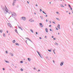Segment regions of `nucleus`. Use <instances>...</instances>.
Returning a JSON list of instances; mask_svg holds the SVG:
<instances>
[{
    "label": "nucleus",
    "instance_id": "1",
    "mask_svg": "<svg viewBox=\"0 0 73 73\" xmlns=\"http://www.w3.org/2000/svg\"><path fill=\"white\" fill-rule=\"evenodd\" d=\"M3 9L5 14H7V13H9L8 12V9H7L6 6L5 5V7L3 8Z\"/></svg>",
    "mask_w": 73,
    "mask_h": 73
},
{
    "label": "nucleus",
    "instance_id": "2",
    "mask_svg": "<svg viewBox=\"0 0 73 73\" xmlns=\"http://www.w3.org/2000/svg\"><path fill=\"white\" fill-rule=\"evenodd\" d=\"M13 16H17V15H16V13H12V17H13Z\"/></svg>",
    "mask_w": 73,
    "mask_h": 73
},
{
    "label": "nucleus",
    "instance_id": "3",
    "mask_svg": "<svg viewBox=\"0 0 73 73\" xmlns=\"http://www.w3.org/2000/svg\"><path fill=\"white\" fill-rule=\"evenodd\" d=\"M64 62H61V63L60 64V66H62L63 65H64Z\"/></svg>",
    "mask_w": 73,
    "mask_h": 73
},
{
    "label": "nucleus",
    "instance_id": "4",
    "mask_svg": "<svg viewBox=\"0 0 73 73\" xmlns=\"http://www.w3.org/2000/svg\"><path fill=\"white\" fill-rule=\"evenodd\" d=\"M22 18L23 19V21H25L26 19H27L26 17H22Z\"/></svg>",
    "mask_w": 73,
    "mask_h": 73
},
{
    "label": "nucleus",
    "instance_id": "5",
    "mask_svg": "<svg viewBox=\"0 0 73 73\" xmlns=\"http://www.w3.org/2000/svg\"><path fill=\"white\" fill-rule=\"evenodd\" d=\"M39 25H40V27H41L42 28V27H43V26L42 25V23H40Z\"/></svg>",
    "mask_w": 73,
    "mask_h": 73
},
{
    "label": "nucleus",
    "instance_id": "6",
    "mask_svg": "<svg viewBox=\"0 0 73 73\" xmlns=\"http://www.w3.org/2000/svg\"><path fill=\"white\" fill-rule=\"evenodd\" d=\"M8 25L9 26V27H10V28H12V25H11V24H10V23H8Z\"/></svg>",
    "mask_w": 73,
    "mask_h": 73
},
{
    "label": "nucleus",
    "instance_id": "7",
    "mask_svg": "<svg viewBox=\"0 0 73 73\" xmlns=\"http://www.w3.org/2000/svg\"><path fill=\"white\" fill-rule=\"evenodd\" d=\"M25 38L26 39H27V40H30L31 42H32V40H31L29 38Z\"/></svg>",
    "mask_w": 73,
    "mask_h": 73
},
{
    "label": "nucleus",
    "instance_id": "8",
    "mask_svg": "<svg viewBox=\"0 0 73 73\" xmlns=\"http://www.w3.org/2000/svg\"><path fill=\"white\" fill-rule=\"evenodd\" d=\"M27 59H28V60L29 62H30V61H31V60H32V59H31V58H28Z\"/></svg>",
    "mask_w": 73,
    "mask_h": 73
},
{
    "label": "nucleus",
    "instance_id": "9",
    "mask_svg": "<svg viewBox=\"0 0 73 73\" xmlns=\"http://www.w3.org/2000/svg\"><path fill=\"white\" fill-rule=\"evenodd\" d=\"M57 27L59 29H60V25L58 24L57 26Z\"/></svg>",
    "mask_w": 73,
    "mask_h": 73
},
{
    "label": "nucleus",
    "instance_id": "10",
    "mask_svg": "<svg viewBox=\"0 0 73 73\" xmlns=\"http://www.w3.org/2000/svg\"><path fill=\"white\" fill-rule=\"evenodd\" d=\"M11 55V56L13 57V54H12V53L10 52L9 53Z\"/></svg>",
    "mask_w": 73,
    "mask_h": 73
},
{
    "label": "nucleus",
    "instance_id": "11",
    "mask_svg": "<svg viewBox=\"0 0 73 73\" xmlns=\"http://www.w3.org/2000/svg\"><path fill=\"white\" fill-rule=\"evenodd\" d=\"M18 28H19V29H20L22 30V31H23V29L22 28H21V27L18 26Z\"/></svg>",
    "mask_w": 73,
    "mask_h": 73
},
{
    "label": "nucleus",
    "instance_id": "12",
    "mask_svg": "<svg viewBox=\"0 0 73 73\" xmlns=\"http://www.w3.org/2000/svg\"><path fill=\"white\" fill-rule=\"evenodd\" d=\"M45 30H46V33H47L48 32V29L47 28H45Z\"/></svg>",
    "mask_w": 73,
    "mask_h": 73
},
{
    "label": "nucleus",
    "instance_id": "13",
    "mask_svg": "<svg viewBox=\"0 0 73 73\" xmlns=\"http://www.w3.org/2000/svg\"><path fill=\"white\" fill-rule=\"evenodd\" d=\"M15 42H16V41L15 40H14L13 41V43H15Z\"/></svg>",
    "mask_w": 73,
    "mask_h": 73
},
{
    "label": "nucleus",
    "instance_id": "14",
    "mask_svg": "<svg viewBox=\"0 0 73 73\" xmlns=\"http://www.w3.org/2000/svg\"><path fill=\"white\" fill-rule=\"evenodd\" d=\"M15 44L16 45H17L18 46H19V43H15Z\"/></svg>",
    "mask_w": 73,
    "mask_h": 73
},
{
    "label": "nucleus",
    "instance_id": "15",
    "mask_svg": "<svg viewBox=\"0 0 73 73\" xmlns=\"http://www.w3.org/2000/svg\"><path fill=\"white\" fill-rule=\"evenodd\" d=\"M40 17L42 20L43 19H44V18L43 17L41 16H40Z\"/></svg>",
    "mask_w": 73,
    "mask_h": 73
},
{
    "label": "nucleus",
    "instance_id": "16",
    "mask_svg": "<svg viewBox=\"0 0 73 73\" xmlns=\"http://www.w3.org/2000/svg\"><path fill=\"white\" fill-rule=\"evenodd\" d=\"M5 62H6L7 63H9V61H7V60H6L5 61Z\"/></svg>",
    "mask_w": 73,
    "mask_h": 73
},
{
    "label": "nucleus",
    "instance_id": "17",
    "mask_svg": "<svg viewBox=\"0 0 73 73\" xmlns=\"http://www.w3.org/2000/svg\"><path fill=\"white\" fill-rule=\"evenodd\" d=\"M15 32H16L18 34V32H17V29L15 30Z\"/></svg>",
    "mask_w": 73,
    "mask_h": 73
},
{
    "label": "nucleus",
    "instance_id": "18",
    "mask_svg": "<svg viewBox=\"0 0 73 73\" xmlns=\"http://www.w3.org/2000/svg\"><path fill=\"white\" fill-rule=\"evenodd\" d=\"M60 5L62 7H64V5L62 4H60Z\"/></svg>",
    "mask_w": 73,
    "mask_h": 73
},
{
    "label": "nucleus",
    "instance_id": "19",
    "mask_svg": "<svg viewBox=\"0 0 73 73\" xmlns=\"http://www.w3.org/2000/svg\"><path fill=\"white\" fill-rule=\"evenodd\" d=\"M55 45H58V43H57V42H55Z\"/></svg>",
    "mask_w": 73,
    "mask_h": 73
},
{
    "label": "nucleus",
    "instance_id": "20",
    "mask_svg": "<svg viewBox=\"0 0 73 73\" xmlns=\"http://www.w3.org/2000/svg\"><path fill=\"white\" fill-rule=\"evenodd\" d=\"M42 13H44V14H45V15H46V13H45V12H44V11H42Z\"/></svg>",
    "mask_w": 73,
    "mask_h": 73
},
{
    "label": "nucleus",
    "instance_id": "21",
    "mask_svg": "<svg viewBox=\"0 0 73 73\" xmlns=\"http://www.w3.org/2000/svg\"><path fill=\"white\" fill-rule=\"evenodd\" d=\"M56 19L57 20H58V21H60V19H59V18H56Z\"/></svg>",
    "mask_w": 73,
    "mask_h": 73
},
{
    "label": "nucleus",
    "instance_id": "22",
    "mask_svg": "<svg viewBox=\"0 0 73 73\" xmlns=\"http://www.w3.org/2000/svg\"><path fill=\"white\" fill-rule=\"evenodd\" d=\"M39 55V56L41 58H42V56H41V54H40Z\"/></svg>",
    "mask_w": 73,
    "mask_h": 73
},
{
    "label": "nucleus",
    "instance_id": "23",
    "mask_svg": "<svg viewBox=\"0 0 73 73\" xmlns=\"http://www.w3.org/2000/svg\"><path fill=\"white\" fill-rule=\"evenodd\" d=\"M16 1V0H14L13 1V3H15Z\"/></svg>",
    "mask_w": 73,
    "mask_h": 73
},
{
    "label": "nucleus",
    "instance_id": "24",
    "mask_svg": "<svg viewBox=\"0 0 73 73\" xmlns=\"http://www.w3.org/2000/svg\"><path fill=\"white\" fill-rule=\"evenodd\" d=\"M34 21V20H32L30 21L31 23H32Z\"/></svg>",
    "mask_w": 73,
    "mask_h": 73
},
{
    "label": "nucleus",
    "instance_id": "25",
    "mask_svg": "<svg viewBox=\"0 0 73 73\" xmlns=\"http://www.w3.org/2000/svg\"><path fill=\"white\" fill-rule=\"evenodd\" d=\"M30 31H31V32H32V33H33V31L31 29L30 30Z\"/></svg>",
    "mask_w": 73,
    "mask_h": 73
},
{
    "label": "nucleus",
    "instance_id": "26",
    "mask_svg": "<svg viewBox=\"0 0 73 73\" xmlns=\"http://www.w3.org/2000/svg\"><path fill=\"white\" fill-rule=\"evenodd\" d=\"M3 37H5V33H4L3 34Z\"/></svg>",
    "mask_w": 73,
    "mask_h": 73
},
{
    "label": "nucleus",
    "instance_id": "27",
    "mask_svg": "<svg viewBox=\"0 0 73 73\" xmlns=\"http://www.w3.org/2000/svg\"><path fill=\"white\" fill-rule=\"evenodd\" d=\"M36 52H37L38 53L39 55H40V53H39V52H38V51H36Z\"/></svg>",
    "mask_w": 73,
    "mask_h": 73
},
{
    "label": "nucleus",
    "instance_id": "28",
    "mask_svg": "<svg viewBox=\"0 0 73 73\" xmlns=\"http://www.w3.org/2000/svg\"><path fill=\"white\" fill-rule=\"evenodd\" d=\"M15 3H14L13 2V6H15Z\"/></svg>",
    "mask_w": 73,
    "mask_h": 73
},
{
    "label": "nucleus",
    "instance_id": "29",
    "mask_svg": "<svg viewBox=\"0 0 73 73\" xmlns=\"http://www.w3.org/2000/svg\"><path fill=\"white\" fill-rule=\"evenodd\" d=\"M21 71H23V69L22 68H21Z\"/></svg>",
    "mask_w": 73,
    "mask_h": 73
},
{
    "label": "nucleus",
    "instance_id": "30",
    "mask_svg": "<svg viewBox=\"0 0 73 73\" xmlns=\"http://www.w3.org/2000/svg\"><path fill=\"white\" fill-rule=\"evenodd\" d=\"M0 32L1 33H2V32H3V30H1Z\"/></svg>",
    "mask_w": 73,
    "mask_h": 73
},
{
    "label": "nucleus",
    "instance_id": "31",
    "mask_svg": "<svg viewBox=\"0 0 73 73\" xmlns=\"http://www.w3.org/2000/svg\"><path fill=\"white\" fill-rule=\"evenodd\" d=\"M48 51L49 52H51V50H48Z\"/></svg>",
    "mask_w": 73,
    "mask_h": 73
},
{
    "label": "nucleus",
    "instance_id": "32",
    "mask_svg": "<svg viewBox=\"0 0 73 73\" xmlns=\"http://www.w3.org/2000/svg\"><path fill=\"white\" fill-rule=\"evenodd\" d=\"M50 31H51L52 32L53 31V30H52L51 29H50Z\"/></svg>",
    "mask_w": 73,
    "mask_h": 73
},
{
    "label": "nucleus",
    "instance_id": "33",
    "mask_svg": "<svg viewBox=\"0 0 73 73\" xmlns=\"http://www.w3.org/2000/svg\"><path fill=\"white\" fill-rule=\"evenodd\" d=\"M68 6L70 7V8H71V6H70V5H69Z\"/></svg>",
    "mask_w": 73,
    "mask_h": 73
},
{
    "label": "nucleus",
    "instance_id": "34",
    "mask_svg": "<svg viewBox=\"0 0 73 73\" xmlns=\"http://www.w3.org/2000/svg\"><path fill=\"white\" fill-rule=\"evenodd\" d=\"M56 13H57V14H59V13L58 12H56Z\"/></svg>",
    "mask_w": 73,
    "mask_h": 73
},
{
    "label": "nucleus",
    "instance_id": "35",
    "mask_svg": "<svg viewBox=\"0 0 73 73\" xmlns=\"http://www.w3.org/2000/svg\"><path fill=\"white\" fill-rule=\"evenodd\" d=\"M32 20V19H31L29 20V21H31V20Z\"/></svg>",
    "mask_w": 73,
    "mask_h": 73
},
{
    "label": "nucleus",
    "instance_id": "36",
    "mask_svg": "<svg viewBox=\"0 0 73 73\" xmlns=\"http://www.w3.org/2000/svg\"><path fill=\"white\" fill-rule=\"evenodd\" d=\"M5 52L7 54H8V51H6Z\"/></svg>",
    "mask_w": 73,
    "mask_h": 73
},
{
    "label": "nucleus",
    "instance_id": "37",
    "mask_svg": "<svg viewBox=\"0 0 73 73\" xmlns=\"http://www.w3.org/2000/svg\"><path fill=\"white\" fill-rule=\"evenodd\" d=\"M21 63H23V62L22 61H21Z\"/></svg>",
    "mask_w": 73,
    "mask_h": 73
},
{
    "label": "nucleus",
    "instance_id": "38",
    "mask_svg": "<svg viewBox=\"0 0 73 73\" xmlns=\"http://www.w3.org/2000/svg\"><path fill=\"white\" fill-rule=\"evenodd\" d=\"M55 49H54V50H53V52H54V51H55Z\"/></svg>",
    "mask_w": 73,
    "mask_h": 73
},
{
    "label": "nucleus",
    "instance_id": "39",
    "mask_svg": "<svg viewBox=\"0 0 73 73\" xmlns=\"http://www.w3.org/2000/svg\"><path fill=\"white\" fill-rule=\"evenodd\" d=\"M25 42H26V43L27 44V40H26L25 41Z\"/></svg>",
    "mask_w": 73,
    "mask_h": 73
},
{
    "label": "nucleus",
    "instance_id": "40",
    "mask_svg": "<svg viewBox=\"0 0 73 73\" xmlns=\"http://www.w3.org/2000/svg\"><path fill=\"white\" fill-rule=\"evenodd\" d=\"M36 35H37V34H38V33L37 32H36Z\"/></svg>",
    "mask_w": 73,
    "mask_h": 73
},
{
    "label": "nucleus",
    "instance_id": "41",
    "mask_svg": "<svg viewBox=\"0 0 73 73\" xmlns=\"http://www.w3.org/2000/svg\"><path fill=\"white\" fill-rule=\"evenodd\" d=\"M27 2L28 4H29V2L28 1H27Z\"/></svg>",
    "mask_w": 73,
    "mask_h": 73
},
{
    "label": "nucleus",
    "instance_id": "42",
    "mask_svg": "<svg viewBox=\"0 0 73 73\" xmlns=\"http://www.w3.org/2000/svg\"><path fill=\"white\" fill-rule=\"evenodd\" d=\"M34 70H36V68H34Z\"/></svg>",
    "mask_w": 73,
    "mask_h": 73
},
{
    "label": "nucleus",
    "instance_id": "43",
    "mask_svg": "<svg viewBox=\"0 0 73 73\" xmlns=\"http://www.w3.org/2000/svg\"><path fill=\"white\" fill-rule=\"evenodd\" d=\"M3 70H5V68H3Z\"/></svg>",
    "mask_w": 73,
    "mask_h": 73
},
{
    "label": "nucleus",
    "instance_id": "44",
    "mask_svg": "<svg viewBox=\"0 0 73 73\" xmlns=\"http://www.w3.org/2000/svg\"><path fill=\"white\" fill-rule=\"evenodd\" d=\"M40 12H41V11H42V10L41 9H40Z\"/></svg>",
    "mask_w": 73,
    "mask_h": 73
},
{
    "label": "nucleus",
    "instance_id": "45",
    "mask_svg": "<svg viewBox=\"0 0 73 73\" xmlns=\"http://www.w3.org/2000/svg\"><path fill=\"white\" fill-rule=\"evenodd\" d=\"M70 9H71V10H72V8H71H71H70Z\"/></svg>",
    "mask_w": 73,
    "mask_h": 73
},
{
    "label": "nucleus",
    "instance_id": "46",
    "mask_svg": "<svg viewBox=\"0 0 73 73\" xmlns=\"http://www.w3.org/2000/svg\"><path fill=\"white\" fill-rule=\"evenodd\" d=\"M39 39H42V38H41V37H40V38H39Z\"/></svg>",
    "mask_w": 73,
    "mask_h": 73
},
{
    "label": "nucleus",
    "instance_id": "47",
    "mask_svg": "<svg viewBox=\"0 0 73 73\" xmlns=\"http://www.w3.org/2000/svg\"><path fill=\"white\" fill-rule=\"evenodd\" d=\"M53 23V24H55V22H52Z\"/></svg>",
    "mask_w": 73,
    "mask_h": 73
},
{
    "label": "nucleus",
    "instance_id": "48",
    "mask_svg": "<svg viewBox=\"0 0 73 73\" xmlns=\"http://www.w3.org/2000/svg\"><path fill=\"white\" fill-rule=\"evenodd\" d=\"M53 40H56V38H53Z\"/></svg>",
    "mask_w": 73,
    "mask_h": 73
},
{
    "label": "nucleus",
    "instance_id": "49",
    "mask_svg": "<svg viewBox=\"0 0 73 73\" xmlns=\"http://www.w3.org/2000/svg\"><path fill=\"white\" fill-rule=\"evenodd\" d=\"M46 22H48V19H46Z\"/></svg>",
    "mask_w": 73,
    "mask_h": 73
},
{
    "label": "nucleus",
    "instance_id": "50",
    "mask_svg": "<svg viewBox=\"0 0 73 73\" xmlns=\"http://www.w3.org/2000/svg\"><path fill=\"white\" fill-rule=\"evenodd\" d=\"M52 38H54V36H52Z\"/></svg>",
    "mask_w": 73,
    "mask_h": 73
},
{
    "label": "nucleus",
    "instance_id": "51",
    "mask_svg": "<svg viewBox=\"0 0 73 73\" xmlns=\"http://www.w3.org/2000/svg\"><path fill=\"white\" fill-rule=\"evenodd\" d=\"M54 52V54H56V53H55V52Z\"/></svg>",
    "mask_w": 73,
    "mask_h": 73
},
{
    "label": "nucleus",
    "instance_id": "52",
    "mask_svg": "<svg viewBox=\"0 0 73 73\" xmlns=\"http://www.w3.org/2000/svg\"><path fill=\"white\" fill-rule=\"evenodd\" d=\"M45 38H46V36H45Z\"/></svg>",
    "mask_w": 73,
    "mask_h": 73
},
{
    "label": "nucleus",
    "instance_id": "53",
    "mask_svg": "<svg viewBox=\"0 0 73 73\" xmlns=\"http://www.w3.org/2000/svg\"><path fill=\"white\" fill-rule=\"evenodd\" d=\"M53 62L54 64H55L54 61V60H53Z\"/></svg>",
    "mask_w": 73,
    "mask_h": 73
},
{
    "label": "nucleus",
    "instance_id": "54",
    "mask_svg": "<svg viewBox=\"0 0 73 73\" xmlns=\"http://www.w3.org/2000/svg\"><path fill=\"white\" fill-rule=\"evenodd\" d=\"M46 58L47 59L48 58V56L46 57Z\"/></svg>",
    "mask_w": 73,
    "mask_h": 73
},
{
    "label": "nucleus",
    "instance_id": "55",
    "mask_svg": "<svg viewBox=\"0 0 73 73\" xmlns=\"http://www.w3.org/2000/svg\"><path fill=\"white\" fill-rule=\"evenodd\" d=\"M7 33H8V31H7Z\"/></svg>",
    "mask_w": 73,
    "mask_h": 73
},
{
    "label": "nucleus",
    "instance_id": "56",
    "mask_svg": "<svg viewBox=\"0 0 73 73\" xmlns=\"http://www.w3.org/2000/svg\"><path fill=\"white\" fill-rule=\"evenodd\" d=\"M36 7H37V6H38V5H37V4H36Z\"/></svg>",
    "mask_w": 73,
    "mask_h": 73
},
{
    "label": "nucleus",
    "instance_id": "57",
    "mask_svg": "<svg viewBox=\"0 0 73 73\" xmlns=\"http://www.w3.org/2000/svg\"><path fill=\"white\" fill-rule=\"evenodd\" d=\"M35 15H36V13H34Z\"/></svg>",
    "mask_w": 73,
    "mask_h": 73
},
{
    "label": "nucleus",
    "instance_id": "58",
    "mask_svg": "<svg viewBox=\"0 0 73 73\" xmlns=\"http://www.w3.org/2000/svg\"><path fill=\"white\" fill-rule=\"evenodd\" d=\"M56 30H58V29L57 28H56Z\"/></svg>",
    "mask_w": 73,
    "mask_h": 73
},
{
    "label": "nucleus",
    "instance_id": "59",
    "mask_svg": "<svg viewBox=\"0 0 73 73\" xmlns=\"http://www.w3.org/2000/svg\"><path fill=\"white\" fill-rule=\"evenodd\" d=\"M40 70H38V72H40Z\"/></svg>",
    "mask_w": 73,
    "mask_h": 73
},
{
    "label": "nucleus",
    "instance_id": "60",
    "mask_svg": "<svg viewBox=\"0 0 73 73\" xmlns=\"http://www.w3.org/2000/svg\"><path fill=\"white\" fill-rule=\"evenodd\" d=\"M49 27H51V25H50L49 26Z\"/></svg>",
    "mask_w": 73,
    "mask_h": 73
},
{
    "label": "nucleus",
    "instance_id": "61",
    "mask_svg": "<svg viewBox=\"0 0 73 73\" xmlns=\"http://www.w3.org/2000/svg\"><path fill=\"white\" fill-rule=\"evenodd\" d=\"M65 6H66V4H65Z\"/></svg>",
    "mask_w": 73,
    "mask_h": 73
},
{
    "label": "nucleus",
    "instance_id": "62",
    "mask_svg": "<svg viewBox=\"0 0 73 73\" xmlns=\"http://www.w3.org/2000/svg\"><path fill=\"white\" fill-rule=\"evenodd\" d=\"M47 16H48V15H46V17H47Z\"/></svg>",
    "mask_w": 73,
    "mask_h": 73
},
{
    "label": "nucleus",
    "instance_id": "63",
    "mask_svg": "<svg viewBox=\"0 0 73 73\" xmlns=\"http://www.w3.org/2000/svg\"><path fill=\"white\" fill-rule=\"evenodd\" d=\"M49 4H51V2H49Z\"/></svg>",
    "mask_w": 73,
    "mask_h": 73
},
{
    "label": "nucleus",
    "instance_id": "64",
    "mask_svg": "<svg viewBox=\"0 0 73 73\" xmlns=\"http://www.w3.org/2000/svg\"><path fill=\"white\" fill-rule=\"evenodd\" d=\"M72 13H73V11H72Z\"/></svg>",
    "mask_w": 73,
    "mask_h": 73
}]
</instances>
